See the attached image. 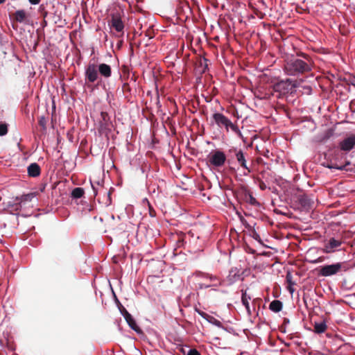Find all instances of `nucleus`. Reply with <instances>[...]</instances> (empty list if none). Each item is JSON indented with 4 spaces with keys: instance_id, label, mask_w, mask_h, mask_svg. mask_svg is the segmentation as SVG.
Here are the masks:
<instances>
[{
    "instance_id": "nucleus-7",
    "label": "nucleus",
    "mask_w": 355,
    "mask_h": 355,
    "mask_svg": "<svg viewBox=\"0 0 355 355\" xmlns=\"http://www.w3.org/2000/svg\"><path fill=\"white\" fill-rule=\"evenodd\" d=\"M343 244L340 239L331 237L329 239L324 241L322 251L326 254L334 253L340 250Z\"/></svg>"
},
{
    "instance_id": "nucleus-38",
    "label": "nucleus",
    "mask_w": 355,
    "mask_h": 355,
    "mask_svg": "<svg viewBox=\"0 0 355 355\" xmlns=\"http://www.w3.org/2000/svg\"><path fill=\"white\" fill-rule=\"evenodd\" d=\"M48 13L49 12L47 11H44V12L41 14L44 19L47 17Z\"/></svg>"
},
{
    "instance_id": "nucleus-41",
    "label": "nucleus",
    "mask_w": 355,
    "mask_h": 355,
    "mask_svg": "<svg viewBox=\"0 0 355 355\" xmlns=\"http://www.w3.org/2000/svg\"><path fill=\"white\" fill-rule=\"evenodd\" d=\"M42 26L44 27L47 26V21H46V19H43V21L42 22Z\"/></svg>"
},
{
    "instance_id": "nucleus-46",
    "label": "nucleus",
    "mask_w": 355,
    "mask_h": 355,
    "mask_svg": "<svg viewBox=\"0 0 355 355\" xmlns=\"http://www.w3.org/2000/svg\"><path fill=\"white\" fill-rule=\"evenodd\" d=\"M6 0H0V4H2L5 2Z\"/></svg>"
},
{
    "instance_id": "nucleus-39",
    "label": "nucleus",
    "mask_w": 355,
    "mask_h": 355,
    "mask_svg": "<svg viewBox=\"0 0 355 355\" xmlns=\"http://www.w3.org/2000/svg\"><path fill=\"white\" fill-rule=\"evenodd\" d=\"M305 89H306V90H307V92H308V93H309V94H310V93L311 92V91H312V88H311V87H310V86L305 87Z\"/></svg>"
},
{
    "instance_id": "nucleus-43",
    "label": "nucleus",
    "mask_w": 355,
    "mask_h": 355,
    "mask_svg": "<svg viewBox=\"0 0 355 355\" xmlns=\"http://www.w3.org/2000/svg\"><path fill=\"white\" fill-rule=\"evenodd\" d=\"M157 105L159 107H161V105H160V102H159V97L157 98Z\"/></svg>"
},
{
    "instance_id": "nucleus-12",
    "label": "nucleus",
    "mask_w": 355,
    "mask_h": 355,
    "mask_svg": "<svg viewBox=\"0 0 355 355\" xmlns=\"http://www.w3.org/2000/svg\"><path fill=\"white\" fill-rule=\"evenodd\" d=\"M341 150L345 152L350 151L355 146V135H352L339 143Z\"/></svg>"
},
{
    "instance_id": "nucleus-1",
    "label": "nucleus",
    "mask_w": 355,
    "mask_h": 355,
    "mask_svg": "<svg viewBox=\"0 0 355 355\" xmlns=\"http://www.w3.org/2000/svg\"><path fill=\"white\" fill-rule=\"evenodd\" d=\"M298 57L288 59L284 67V71L288 76H297L310 72L313 67V61L307 54L302 53Z\"/></svg>"
},
{
    "instance_id": "nucleus-45",
    "label": "nucleus",
    "mask_w": 355,
    "mask_h": 355,
    "mask_svg": "<svg viewBox=\"0 0 355 355\" xmlns=\"http://www.w3.org/2000/svg\"><path fill=\"white\" fill-rule=\"evenodd\" d=\"M284 322L288 323L289 322V320L288 319H284Z\"/></svg>"
},
{
    "instance_id": "nucleus-19",
    "label": "nucleus",
    "mask_w": 355,
    "mask_h": 355,
    "mask_svg": "<svg viewBox=\"0 0 355 355\" xmlns=\"http://www.w3.org/2000/svg\"><path fill=\"white\" fill-rule=\"evenodd\" d=\"M282 302L277 300L272 301L269 305V309L275 313L279 312L282 309Z\"/></svg>"
},
{
    "instance_id": "nucleus-18",
    "label": "nucleus",
    "mask_w": 355,
    "mask_h": 355,
    "mask_svg": "<svg viewBox=\"0 0 355 355\" xmlns=\"http://www.w3.org/2000/svg\"><path fill=\"white\" fill-rule=\"evenodd\" d=\"M26 18V13L24 10H18L14 14V19L17 22L24 23Z\"/></svg>"
},
{
    "instance_id": "nucleus-25",
    "label": "nucleus",
    "mask_w": 355,
    "mask_h": 355,
    "mask_svg": "<svg viewBox=\"0 0 355 355\" xmlns=\"http://www.w3.org/2000/svg\"><path fill=\"white\" fill-rule=\"evenodd\" d=\"M326 167L330 168V169H337V170H344L345 168V166L344 165H338L337 164L332 163L327 164Z\"/></svg>"
},
{
    "instance_id": "nucleus-32",
    "label": "nucleus",
    "mask_w": 355,
    "mask_h": 355,
    "mask_svg": "<svg viewBox=\"0 0 355 355\" xmlns=\"http://www.w3.org/2000/svg\"><path fill=\"white\" fill-rule=\"evenodd\" d=\"M44 11H46L45 9V6L44 4H41L39 7L38 12L42 14V12H44Z\"/></svg>"
},
{
    "instance_id": "nucleus-15",
    "label": "nucleus",
    "mask_w": 355,
    "mask_h": 355,
    "mask_svg": "<svg viewBox=\"0 0 355 355\" xmlns=\"http://www.w3.org/2000/svg\"><path fill=\"white\" fill-rule=\"evenodd\" d=\"M28 175L32 178L38 177L41 173L40 166L37 163H31L27 168Z\"/></svg>"
},
{
    "instance_id": "nucleus-40",
    "label": "nucleus",
    "mask_w": 355,
    "mask_h": 355,
    "mask_svg": "<svg viewBox=\"0 0 355 355\" xmlns=\"http://www.w3.org/2000/svg\"><path fill=\"white\" fill-rule=\"evenodd\" d=\"M143 203L145 205V204H147V205H149L150 203V202L148 201V200L147 198H144L143 200Z\"/></svg>"
},
{
    "instance_id": "nucleus-31",
    "label": "nucleus",
    "mask_w": 355,
    "mask_h": 355,
    "mask_svg": "<svg viewBox=\"0 0 355 355\" xmlns=\"http://www.w3.org/2000/svg\"><path fill=\"white\" fill-rule=\"evenodd\" d=\"M198 313H199V315H201L203 318H205V320H206V318H207L208 317H209V315L207 313H205V312H203V311H198Z\"/></svg>"
},
{
    "instance_id": "nucleus-27",
    "label": "nucleus",
    "mask_w": 355,
    "mask_h": 355,
    "mask_svg": "<svg viewBox=\"0 0 355 355\" xmlns=\"http://www.w3.org/2000/svg\"><path fill=\"white\" fill-rule=\"evenodd\" d=\"M148 211H149V215L150 217L153 218V217H155L156 216V211L155 210L153 209V207H152V205L150 204L149 205H148Z\"/></svg>"
},
{
    "instance_id": "nucleus-4",
    "label": "nucleus",
    "mask_w": 355,
    "mask_h": 355,
    "mask_svg": "<svg viewBox=\"0 0 355 355\" xmlns=\"http://www.w3.org/2000/svg\"><path fill=\"white\" fill-rule=\"evenodd\" d=\"M216 124L219 128H225L226 131L228 132L229 130H232L234 133L241 135V132L239 128V127L234 124L227 116H225L223 114L220 112H216L212 116Z\"/></svg>"
},
{
    "instance_id": "nucleus-33",
    "label": "nucleus",
    "mask_w": 355,
    "mask_h": 355,
    "mask_svg": "<svg viewBox=\"0 0 355 355\" xmlns=\"http://www.w3.org/2000/svg\"><path fill=\"white\" fill-rule=\"evenodd\" d=\"M31 5H37L41 0H28Z\"/></svg>"
},
{
    "instance_id": "nucleus-5",
    "label": "nucleus",
    "mask_w": 355,
    "mask_h": 355,
    "mask_svg": "<svg viewBox=\"0 0 355 355\" xmlns=\"http://www.w3.org/2000/svg\"><path fill=\"white\" fill-rule=\"evenodd\" d=\"M208 163L214 168H221L224 166L227 156L220 150H216L211 152L207 157Z\"/></svg>"
},
{
    "instance_id": "nucleus-20",
    "label": "nucleus",
    "mask_w": 355,
    "mask_h": 355,
    "mask_svg": "<svg viewBox=\"0 0 355 355\" xmlns=\"http://www.w3.org/2000/svg\"><path fill=\"white\" fill-rule=\"evenodd\" d=\"M36 196L35 193H29L27 194L22 195L17 199L19 200L20 204L25 205L27 202H31Z\"/></svg>"
},
{
    "instance_id": "nucleus-3",
    "label": "nucleus",
    "mask_w": 355,
    "mask_h": 355,
    "mask_svg": "<svg viewBox=\"0 0 355 355\" xmlns=\"http://www.w3.org/2000/svg\"><path fill=\"white\" fill-rule=\"evenodd\" d=\"M355 266H350L347 262H336L332 264L324 265L320 267L318 275L321 277H331L339 273L346 272Z\"/></svg>"
},
{
    "instance_id": "nucleus-29",
    "label": "nucleus",
    "mask_w": 355,
    "mask_h": 355,
    "mask_svg": "<svg viewBox=\"0 0 355 355\" xmlns=\"http://www.w3.org/2000/svg\"><path fill=\"white\" fill-rule=\"evenodd\" d=\"M187 355H200V353L196 349H190Z\"/></svg>"
},
{
    "instance_id": "nucleus-11",
    "label": "nucleus",
    "mask_w": 355,
    "mask_h": 355,
    "mask_svg": "<svg viewBox=\"0 0 355 355\" xmlns=\"http://www.w3.org/2000/svg\"><path fill=\"white\" fill-rule=\"evenodd\" d=\"M243 271L241 272L240 269L236 267L231 268L227 277L228 284L232 285L239 280H243Z\"/></svg>"
},
{
    "instance_id": "nucleus-17",
    "label": "nucleus",
    "mask_w": 355,
    "mask_h": 355,
    "mask_svg": "<svg viewBox=\"0 0 355 355\" xmlns=\"http://www.w3.org/2000/svg\"><path fill=\"white\" fill-rule=\"evenodd\" d=\"M244 200L245 201L254 207H259L260 203L257 200V199L252 196V193L250 191H245L244 194Z\"/></svg>"
},
{
    "instance_id": "nucleus-22",
    "label": "nucleus",
    "mask_w": 355,
    "mask_h": 355,
    "mask_svg": "<svg viewBox=\"0 0 355 355\" xmlns=\"http://www.w3.org/2000/svg\"><path fill=\"white\" fill-rule=\"evenodd\" d=\"M85 194V191L81 187H76L71 191V198L73 199H78L82 198Z\"/></svg>"
},
{
    "instance_id": "nucleus-42",
    "label": "nucleus",
    "mask_w": 355,
    "mask_h": 355,
    "mask_svg": "<svg viewBox=\"0 0 355 355\" xmlns=\"http://www.w3.org/2000/svg\"><path fill=\"white\" fill-rule=\"evenodd\" d=\"M250 172H248L247 170L244 169L243 172V175H248V174L250 173Z\"/></svg>"
},
{
    "instance_id": "nucleus-26",
    "label": "nucleus",
    "mask_w": 355,
    "mask_h": 355,
    "mask_svg": "<svg viewBox=\"0 0 355 355\" xmlns=\"http://www.w3.org/2000/svg\"><path fill=\"white\" fill-rule=\"evenodd\" d=\"M286 281L288 284V285L290 286H294L295 284V282L293 281V275L291 272H287L286 275Z\"/></svg>"
},
{
    "instance_id": "nucleus-23",
    "label": "nucleus",
    "mask_w": 355,
    "mask_h": 355,
    "mask_svg": "<svg viewBox=\"0 0 355 355\" xmlns=\"http://www.w3.org/2000/svg\"><path fill=\"white\" fill-rule=\"evenodd\" d=\"M206 320L208 321L209 323L215 325L217 327L223 328V324H222L221 322L213 316L209 315V317L206 318Z\"/></svg>"
},
{
    "instance_id": "nucleus-9",
    "label": "nucleus",
    "mask_w": 355,
    "mask_h": 355,
    "mask_svg": "<svg viewBox=\"0 0 355 355\" xmlns=\"http://www.w3.org/2000/svg\"><path fill=\"white\" fill-rule=\"evenodd\" d=\"M296 87L295 82L288 78L286 80H281L275 85V89L283 94L293 93Z\"/></svg>"
},
{
    "instance_id": "nucleus-13",
    "label": "nucleus",
    "mask_w": 355,
    "mask_h": 355,
    "mask_svg": "<svg viewBox=\"0 0 355 355\" xmlns=\"http://www.w3.org/2000/svg\"><path fill=\"white\" fill-rule=\"evenodd\" d=\"M110 26L118 33H121L124 29V24L120 17L112 16L110 20Z\"/></svg>"
},
{
    "instance_id": "nucleus-14",
    "label": "nucleus",
    "mask_w": 355,
    "mask_h": 355,
    "mask_svg": "<svg viewBox=\"0 0 355 355\" xmlns=\"http://www.w3.org/2000/svg\"><path fill=\"white\" fill-rule=\"evenodd\" d=\"M297 200L299 204L304 209L311 208L313 202V199H311L308 195L306 194L299 196L297 198Z\"/></svg>"
},
{
    "instance_id": "nucleus-30",
    "label": "nucleus",
    "mask_w": 355,
    "mask_h": 355,
    "mask_svg": "<svg viewBox=\"0 0 355 355\" xmlns=\"http://www.w3.org/2000/svg\"><path fill=\"white\" fill-rule=\"evenodd\" d=\"M259 188L261 191H264L267 188L266 184L262 180H261L259 182Z\"/></svg>"
},
{
    "instance_id": "nucleus-36",
    "label": "nucleus",
    "mask_w": 355,
    "mask_h": 355,
    "mask_svg": "<svg viewBox=\"0 0 355 355\" xmlns=\"http://www.w3.org/2000/svg\"><path fill=\"white\" fill-rule=\"evenodd\" d=\"M91 185H92V189H93V191H94V196H96V195H97V190H96V188L95 187V186H94V183H92V182H91Z\"/></svg>"
},
{
    "instance_id": "nucleus-10",
    "label": "nucleus",
    "mask_w": 355,
    "mask_h": 355,
    "mask_svg": "<svg viewBox=\"0 0 355 355\" xmlns=\"http://www.w3.org/2000/svg\"><path fill=\"white\" fill-rule=\"evenodd\" d=\"M229 155L234 156L239 163V164L243 168L247 170L248 172H251L252 170L247 165L245 155L242 150L238 149L237 148H232L229 150Z\"/></svg>"
},
{
    "instance_id": "nucleus-16",
    "label": "nucleus",
    "mask_w": 355,
    "mask_h": 355,
    "mask_svg": "<svg viewBox=\"0 0 355 355\" xmlns=\"http://www.w3.org/2000/svg\"><path fill=\"white\" fill-rule=\"evenodd\" d=\"M251 300V297L247 295V292L245 290H241V302L242 304L245 306L247 313L249 315L252 314V311L250 307L249 300Z\"/></svg>"
},
{
    "instance_id": "nucleus-35",
    "label": "nucleus",
    "mask_w": 355,
    "mask_h": 355,
    "mask_svg": "<svg viewBox=\"0 0 355 355\" xmlns=\"http://www.w3.org/2000/svg\"><path fill=\"white\" fill-rule=\"evenodd\" d=\"M349 85H353L355 87V77H352L349 79Z\"/></svg>"
},
{
    "instance_id": "nucleus-2",
    "label": "nucleus",
    "mask_w": 355,
    "mask_h": 355,
    "mask_svg": "<svg viewBox=\"0 0 355 355\" xmlns=\"http://www.w3.org/2000/svg\"><path fill=\"white\" fill-rule=\"evenodd\" d=\"M112 70L110 65L106 63H96L90 60L85 68V80L86 83H98L102 79H108L112 76Z\"/></svg>"
},
{
    "instance_id": "nucleus-24",
    "label": "nucleus",
    "mask_w": 355,
    "mask_h": 355,
    "mask_svg": "<svg viewBox=\"0 0 355 355\" xmlns=\"http://www.w3.org/2000/svg\"><path fill=\"white\" fill-rule=\"evenodd\" d=\"M8 124L6 123L0 122V136H4L8 133Z\"/></svg>"
},
{
    "instance_id": "nucleus-37",
    "label": "nucleus",
    "mask_w": 355,
    "mask_h": 355,
    "mask_svg": "<svg viewBox=\"0 0 355 355\" xmlns=\"http://www.w3.org/2000/svg\"><path fill=\"white\" fill-rule=\"evenodd\" d=\"M321 261H322V259L321 257H319V258L312 261L311 263H320Z\"/></svg>"
},
{
    "instance_id": "nucleus-34",
    "label": "nucleus",
    "mask_w": 355,
    "mask_h": 355,
    "mask_svg": "<svg viewBox=\"0 0 355 355\" xmlns=\"http://www.w3.org/2000/svg\"><path fill=\"white\" fill-rule=\"evenodd\" d=\"M288 291L290 292L291 294H293L295 291V289L293 288V286H290V285H288V287H287Z\"/></svg>"
},
{
    "instance_id": "nucleus-28",
    "label": "nucleus",
    "mask_w": 355,
    "mask_h": 355,
    "mask_svg": "<svg viewBox=\"0 0 355 355\" xmlns=\"http://www.w3.org/2000/svg\"><path fill=\"white\" fill-rule=\"evenodd\" d=\"M46 121L44 116H41L39 119V124L40 126H42L43 128H46Z\"/></svg>"
},
{
    "instance_id": "nucleus-6",
    "label": "nucleus",
    "mask_w": 355,
    "mask_h": 355,
    "mask_svg": "<svg viewBox=\"0 0 355 355\" xmlns=\"http://www.w3.org/2000/svg\"><path fill=\"white\" fill-rule=\"evenodd\" d=\"M193 275L196 277L201 278L204 280L209 281L210 284L208 283H199L198 287L200 289L208 288L211 286H217L220 285V282L218 277L211 274L205 273L201 271H196L193 273Z\"/></svg>"
},
{
    "instance_id": "nucleus-21",
    "label": "nucleus",
    "mask_w": 355,
    "mask_h": 355,
    "mask_svg": "<svg viewBox=\"0 0 355 355\" xmlns=\"http://www.w3.org/2000/svg\"><path fill=\"white\" fill-rule=\"evenodd\" d=\"M327 329V324L325 321L314 323V332L316 334L324 333Z\"/></svg>"
},
{
    "instance_id": "nucleus-8",
    "label": "nucleus",
    "mask_w": 355,
    "mask_h": 355,
    "mask_svg": "<svg viewBox=\"0 0 355 355\" xmlns=\"http://www.w3.org/2000/svg\"><path fill=\"white\" fill-rule=\"evenodd\" d=\"M120 306L121 307H119V311L128 323V326L138 334H143V331L137 325V323L132 315L121 304Z\"/></svg>"
},
{
    "instance_id": "nucleus-44",
    "label": "nucleus",
    "mask_w": 355,
    "mask_h": 355,
    "mask_svg": "<svg viewBox=\"0 0 355 355\" xmlns=\"http://www.w3.org/2000/svg\"><path fill=\"white\" fill-rule=\"evenodd\" d=\"M241 221L243 223L244 222H246L243 216H240Z\"/></svg>"
}]
</instances>
